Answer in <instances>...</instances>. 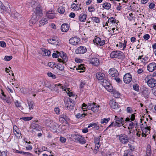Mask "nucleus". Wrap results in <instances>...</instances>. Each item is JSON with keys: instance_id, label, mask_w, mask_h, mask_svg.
I'll use <instances>...</instances> for the list:
<instances>
[{"instance_id": "f257e3e1", "label": "nucleus", "mask_w": 156, "mask_h": 156, "mask_svg": "<svg viewBox=\"0 0 156 156\" xmlns=\"http://www.w3.org/2000/svg\"><path fill=\"white\" fill-rule=\"evenodd\" d=\"M43 13L42 10L39 7H37L33 14V16L30 21L32 23L38 20L39 17L42 16Z\"/></svg>"}, {"instance_id": "f03ea898", "label": "nucleus", "mask_w": 156, "mask_h": 156, "mask_svg": "<svg viewBox=\"0 0 156 156\" xmlns=\"http://www.w3.org/2000/svg\"><path fill=\"white\" fill-rule=\"evenodd\" d=\"M82 106V108L83 110L85 111L83 109H91L94 112H98L99 108V106L98 105L94 103H90L87 105L85 103H83Z\"/></svg>"}, {"instance_id": "7ed1b4c3", "label": "nucleus", "mask_w": 156, "mask_h": 156, "mask_svg": "<svg viewBox=\"0 0 156 156\" xmlns=\"http://www.w3.org/2000/svg\"><path fill=\"white\" fill-rule=\"evenodd\" d=\"M125 123V121L124 119L122 117H120V119L115 121V122H112L108 126L107 129L108 128L111 126H113L115 127H119L121 126H122Z\"/></svg>"}, {"instance_id": "20e7f679", "label": "nucleus", "mask_w": 156, "mask_h": 156, "mask_svg": "<svg viewBox=\"0 0 156 156\" xmlns=\"http://www.w3.org/2000/svg\"><path fill=\"white\" fill-rule=\"evenodd\" d=\"M110 57L111 58H118L119 59H123L124 58V56L123 53L119 51H115L112 52L110 54Z\"/></svg>"}, {"instance_id": "39448f33", "label": "nucleus", "mask_w": 156, "mask_h": 156, "mask_svg": "<svg viewBox=\"0 0 156 156\" xmlns=\"http://www.w3.org/2000/svg\"><path fill=\"white\" fill-rule=\"evenodd\" d=\"M119 138V141L122 144H126L129 142V139L128 136L124 134H121L117 136Z\"/></svg>"}, {"instance_id": "423d86ee", "label": "nucleus", "mask_w": 156, "mask_h": 156, "mask_svg": "<svg viewBox=\"0 0 156 156\" xmlns=\"http://www.w3.org/2000/svg\"><path fill=\"white\" fill-rule=\"evenodd\" d=\"M146 80H147V83L148 86L152 88L156 86V80L154 78L149 79L148 76L146 77Z\"/></svg>"}, {"instance_id": "0eeeda50", "label": "nucleus", "mask_w": 156, "mask_h": 156, "mask_svg": "<svg viewBox=\"0 0 156 156\" xmlns=\"http://www.w3.org/2000/svg\"><path fill=\"white\" fill-rule=\"evenodd\" d=\"M80 41L79 38L77 37H74L71 38L69 40V43L73 45H76L78 44Z\"/></svg>"}, {"instance_id": "6e6552de", "label": "nucleus", "mask_w": 156, "mask_h": 156, "mask_svg": "<svg viewBox=\"0 0 156 156\" xmlns=\"http://www.w3.org/2000/svg\"><path fill=\"white\" fill-rule=\"evenodd\" d=\"M47 41L49 43L55 45H58L59 44L58 38L57 37H54L48 39Z\"/></svg>"}, {"instance_id": "1a4fd4ad", "label": "nucleus", "mask_w": 156, "mask_h": 156, "mask_svg": "<svg viewBox=\"0 0 156 156\" xmlns=\"http://www.w3.org/2000/svg\"><path fill=\"white\" fill-rule=\"evenodd\" d=\"M123 79L125 83H129L132 80V76L131 74L129 73H126L124 76Z\"/></svg>"}, {"instance_id": "9d476101", "label": "nucleus", "mask_w": 156, "mask_h": 156, "mask_svg": "<svg viewBox=\"0 0 156 156\" xmlns=\"http://www.w3.org/2000/svg\"><path fill=\"white\" fill-rule=\"evenodd\" d=\"M87 48L86 47L81 46L78 47L76 50V52L77 54H83L87 51Z\"/></svg>"}, {"instance_id": "9b49d317", "label": "nucleus", "mask_w": 156, "mask_h": 156, "mask_svg": "<svg viewBox=\"0 0 156 156\" xmlns=\"http://www.w3.org/2000/svg\"><path fill=\"white\" fill-rule=\"evenodd\" d=\"M108 73L110 75L115 77H117L119 75L118 71L114 68L110 69Z\"/></svg>"}, {"instance_id": "f8f14e48", "label": "nucleus", "mask_w": 156, "mask_h": 156, "mask_svg": "<svg viewBox=\"0 0 156 156\" xmlns=\"http://www.w3.org/2000/svg\"><path fill=\"white\" fill-rule=\"evenodd\" d=\"M76 137L75 139L77 142H78L80 143L83 144L86 143V141L84 139V138L82 137L80 135H77L76 136Z\"/></svg>"}, {"instance_id": "ddd939ff", "label": "nucleus", "mask_w": 156, "mask_h": 156, "mask_svg": "<svg viewBox=\"0 0 156 156\" xmlns=\"http://www.w3.org/2000/svg\"><path fill=\"white\" fill-rule=\"evenodd\" d=\"M111 108L113 109H116L119 108V105L118 103L115 101V100L112 99L110 100L109 102Z\"/></svg>"}, {"instance_id": "4468645a", "label": "nucleus", "mask_w": 156, "mask_h": 156, "mask_svg": "<svg viewBox=\"0 0 156 156\" xmlns=\"http://www.w3.org/2000/svg\"><path fill=\"white\" fill-rule=\"evenodd\" d=\"M156 64L154 62L151 63L147 66V70L150 72H152L156 69Z\"/></svg>"}, {"instance_id": "2eb2a0df", "label": "nucleus", "mask_w": 156, "mask_h": 156, "mask_svg": "<svg viewBox=\"0 0 156 156\" xmlns=\"http://www.w3.org/2000/svg\"><path fill=\"white\" fill-rule=\"evenodd\" d=\"M94 43L98 45L103 46L105 43V41L104 40H101V39L99 37H97L94 41Z\"/></svg>"}, {"instance_id": "dca6fc26", "label": "nucleus", "mask_w": 156, "mask_h": 156, "mask_svg": "<svg viewBox=\"0 0 156 156\" xmlns=\"http://www.w3.org/2000/svg\"><path fill=\"white\" fill-rule=\"evenodd\" d=\"M102 80L100 82L101 83L102 85L106 89L109 87L112 88V86L110 85V83L108 81L106 80L103 78Z\"/></svg>"}, {"instance_id": "f3484780", "label": "nucleus", "mask_w": 156, "mask_h": 156, "mask_svg": "<svg viewBox=\"0 0 156 156\" xmlns=\"http://www.w3.org/2000/svg\"><path fill=\"white\" fill-rule=\"evenodd\" d=\"M90 62L92 64L95 66H97L99 64V61L98 59L96 58H92L90 60Z\"/></svg>"}, {"instance_id": "a211bd4d", "label": "nucleus", "mask_w": 156, "mask_h": 156, "mask_svg": "<svg viewBox=\"0 0 156 156\" xmlns=\"http://www.w3.org/2000/svg\"><path fill=\"white\" fill-rule=\"evenodd\" d=\"M87 16V14L82 13L79 16V20L81 22H84L86 21Z\"/></svg>"}, {"instance_id": "6ab92c4d", "label": "nucleus", "mask_w": 156, "mask_h": 156, "mask_svg": "<svg viewBox=\"0 0 156 156\" xmlns=\"http://www.w3.org/2000/svg\"><path fill=\"white\" fill-rule=\"evenodd\" d=\"M48 20L46 18H43L42 19L39 21V26L41 27L44 26L48 23Z\"/></svg>"}, {"instance_id": "aec40b11", "label": "nucleus", "mask_w": 156, "mask_h": 156, "mask_svg": "<svg viewBox=\"0 0 156 156\" xmlns=\"http://www.w3.org/2000/svg\"><path fill=\"white\" fill-rule=\"evenodd\" d=\"M0 9L3 11H5L9 13H10L11 12L10 10V8L9 9L7 7L6 8L5 6L3 5V4L1 1H0Z\"/></svg>"}, {"instance_id": "412c9836", "label": "nucleus", "mask_w": 156, "mask_h": 156, "mask_svg": "<svg viewBox=\"0 0 156 156\" xmlns=\"http://www.w3.org/2000/svg\"><path fill=\"white\" fill-rule=\"evenodd\" d=\"M96 76L97 79L99 80L100 81L104 78L105 76V75L100 72L97 73L96 74Z\"/></svg>"}, {"instance_id": "4be33fe9", "label": "nucleus", "mask_w": 156, "mask_h": 156, "mask_svg": "<svg viewBox=\"0 0 156 156\" xmlns=\"http://www.w3.org/2000/svg\"><path fill=\"white\" fill-rule=\"evenodd\" d=\"M69 29L68 24L66 23L63 24L61 27V29L63 32H66Z\"/></svg>"}, {"instance_id": "5701e85b", "label": "nucleus", "mask_w": 156, "mask_h": 156, "mask_svg": "<svg viewBox=\"0 0 156 156\" xmlns=\"http://www.w3.org/2000/svg\"><path fill=\"white\" fill-rule=\"evenodd\" d=\"M142 94L144 97L148 96L149 94V89L145 87L143 88L142 91Z\"/></svg>"}, {"instance_id": "b1692460", "label": "nucleus", "mask_w": 156, "mask_h": 156, "mask_svg": "<svg viewBox=\"0 0 156 156\" xmlns=\"http://www.w3.org/2000/svg\"><path fill=\"white\" fill-rule=\"evenodd\" d=\"M65 105L67 108L69 110H72L74 107L75 104L72 103H65Z\"/></svg>"}, {"instance_id": "393cba45", "label": "nucleus", "mask_w": 156, "mask_h": 156, "mask_svg": "<svg viewBox=\"0 0 156 156\" xmlns=\"http://www.w3.org/2000/svg\"><path fill=\"white\" fill-rule=\"evenodd\" d=\"M127 43V41H126L125 40L124 43H122L120 42L119 43V44H117L116 46L117 47L119 46L120 48H122V50H123L126 47V44Z\"/></svg>"}, {"instance_id": "a878e982", "label": "nucleus", "mask_w": 156, "mask_h": 156, "mask_svg": "<svg viewBox=\"0 0 156 156\" xmlns=\"http://www.w3.org/2000/svg\"><path fill=\"white\" fill-rule=\"evenodd\" d=\"M75 115L77 119H82L86 115H87V114H81L80 113H78L76 114H75Z\"/></svg>"}, {"instance_id": "bb28decb", "label": "nucleus", "mask_w": 156, "mask_h": 156, "mask_svg": "<svg viewBox=\"0 0 156 156\" xmlns=\"http://www.w3.org/2000/svg\"><path fill=\"white\" fill-rule=\"evenodd\" d=\"M103 7L107 10H109L111 8V4L108 2H105L103 4Z\"/></svg>"}, {"instance_id": "cd10ccee", "label": "nucleus", "mask_w": 156, "mask_h": 156, "mask_svg": "<svg viewBox=\"0 0 156 156\" xmlns=\"http://www.w3.org/2000/svg\"><path fill=\"white\" fill-rule=\"evenodd\" d=\"M30 128L36 130H38L39 127L38 125L35 123H33L31 124L30 126Z\"/></svg>"}, {"instance_id": "c85d7f7f", "label": "nucleus", "mask_w": 156, "mask_h": 156, "mask_svg": "<svg viewBox=\"0 0 156 156\" xmlns=\"http://www.w3.org/2000/svg\"><path fill=\"white\" fill-rule=\"evenodd\" d=\"M42 51L44 53L43 55L44 56H49L50 55L51 52L48 50L44 48L42 49Z\"/></svg>"}, {"instance_id": "c756f323", "label": "nucleus", "mask_w": 156, "mask_h": 156, "mask_svg": "<svg viewBox=\"0 0 156 156\" xmlns=\"http://www.w3.org/2000/svg\"><path fill=\"white\" fill-rule=\"evenodd\" d=\"M46 16L48 19H52L55 17V15L54 13H50V12H48L46 14Z\"/></svg>"}, {"instance_id": "7c9ffc66", "label": "nucleus", "mask_w": 156, "mask_h": 156, "mask_svg": "<svg viewBox=\"0 0 156 156\" xmlns=\"http://www.w3.org/2000/svg\"><path fill=\"white\" fill-rule=\"evenodd\" d=\"M151 146L148 144L147 147L146 156H151Z\"/></svg>"}, {"instance_id": "2f4dec72", "label": "nucleus", "mask_w": 156, "mask_h": 156, "mask_svg": "<svg viewBox=\"0 0 156 156\" xmlns=\"http://www.w3.org/2000/svg\"><path fill=\"white\" fill-rule=\"evenodd\" d=\"M56 67L57 68L61 71H63L64 69V66L62 64L59 63L57 65L56 64Z\"/></svg>"}, {"instance_id": "473e14b6", "label": "nucleus", "mask_w": 156, "mask_h": 156, "mask_svg": "<svg viewBox=\"0 0 156 156\" xmlns=\"http://www.w3.org/2000/svg\"><path fill=\"white\" fill-rule=\"evenodd\" d=\"M64 102L65 103L74 104V101L71 98H65L64 99Z\"/></svg>"}, {"instance_id": "72a5a7b5", "label": "nucleus", "mask_w": 156, "mask_h": 156, "mask_svg": "<svg viewBox=\"0 0 156 156\" xmlns=\"http://www.w3.org/2000/svg\"><path fill=\"white\" fill-rule=\"evenodd\" d=\"M11 16L14 19L17 18L19 14L18 13L15 11L13 12L11 14Z\"/></svg>"}, {"instance_id": "f704fd0d", "label": "nucleus", "mask_w": 156, "mask_h": 156, "mask_svg": "<svg viewBox=\"0 0 156 156\" xmlns=\"http://www.w3.org/2000/svg\"><path fill=\"white\" fill-rule=\"evenodd\" d=\"M57 11L61 14L65 12L64 8L62 6H61L58 9Z\"/></svg>"}, {"instance_id": "c9c22d12", "label": "nucleus", "mask_w": 156, "mask_h": 156, "mask_svg": "<svg viewBox=\"0 0 156 156\" xmlns=\"http://www.w3.org/2000/svg\"><path fill=\"white\" fill-rule=\"evenodd\" d=\"M91 19L94 22L96 23H98L100 22V19L98 17H92Z\"/></svg>"}, {"instance_id": "e433bc0d", "label": "nucleus", "mask_w": 156, "mask_h": 156, "mask_svg": "<svg viewBox=\"0 0 156 156\" xmlns=\"http://www.w3.org/2000/svg\"><path fill=\"white\" fill-rule=\"evenodd\" d=\"M108 23H111L113 24L116 23V20H115L113 17L110 18L108 19Z\"/></svg>"}, {"instance_id": "4c0bfd02", "label": "nucleus", "mask_w": 156, "mask_h": 156, "mask_svg": "<svg viewBox=\"0 0 156 156\" xmlns=\"http://www.w3.org/2000/svg\"><path fill=\"white\" fill-rule=\"evenodd\" d=\"M110 120V118H108L107 119L104 118L101 119V124H106L107 123L108 121Z\"/></svg>"}, {"instance_id": "58836bf2", "label": "nucleus", "mask_w": 156, "mask_h": 156, "mask_svg": "<svg viewBox=\"0 0 156 156\" xmlns=\"http://www.w3.org/2000/svg\"><path fill=\"white\" fill-rule=\"evenodd\" d=\"M14 133L15 136H16L18 138H20L21 136V133H19L18 129L17 130H15L14 131Z\"/></svg>"}, {"instance_id": "ea45409f", "label": "nucleus", "mask_w": 156, "mask_h": 156, "mask_svg": "<svg viewBox=\"0 0 156 156\" xmlns=\"http://www.w3.org/2000/svg\"><path fill=\"white\" fill-rule=\"evenodd\" d=\"M83 65L81 64L80 65H79L78 67H76V66H74V68H73L72 69L73 70H75H75L77 71L78 69H83Z\"/></svg>"}, {"instance_id": "a19ab883", "label": "nucleus", "mask_w": 156, "mask_h": 156, "mask_svg": "<svg viewBox=\"0 0 156 156\" xmlns=\"http://www.w3.org/2000/svg\"><path fill=\"white\" fill-rule=\"evenodd\" d=\"M59 116L60 119H61H61L62 118L63 119H64L65 121H66V122L67 121L68 118L66 114H63L60 115Z\"/></svg>"}, {"instance_id": "79ce46f5", "label": "nucleus", "mask_w": 156, "mask_h": 156, "mask_svg": "<svg viewBox=\"0 0 156 156\" xmlns=\"http://www.w3.org/2000/svg\"><path fill=\"white\" fill-rule=\"evenodd\" d=\"M79 4H75V3H73L71 5V8L73 9H74L75 10H76L77 11V9L78 8V5Z\"/></svg>"}, {"instance_id": "37998d69", "label": "nucleus", "mask_w": 156, "mask_h": 156, "mask_svg": "<svg viewBox=\"0 0 156 156\" xmlns=\"http://www.w3.org/2000/svg\"><path fill=\"white\" fill-rule=\"evenodd\" d=\"M29 109H32L34 107V103L32 101H30L28 102Z\"/></svg>"}, {"instance_id": "c03bdc74", "label": "nucleus", "mask_w": 156, "mask_h": 156, "mask_svg": "<svg viewBox=\"0 0 156 156\" xmlns=\"http://www.w3.org/2000/svg\"><path fill=\"white\" fill-rule=\"evenodd\" d=\"M47 75L48 76L52 77L53 79H55L56 78V76L55 75L53 74L50 72H48L47 73Z\"/></svg>"}, {"instance_id": "a18cd8bd", "label": "nucleus", "mask_w": 156, "mask_h": 156, "mask_svg": "<svg viewBox=\"0 0 156 156\" xmlns=\"http://www.w3.org/2000/svg\"><path fill=\"white\" fill-rule=\"evenodd\" d=\"M113 96L116 98L119 97L120 96V93L118 91H115L113 92Z\"/></svg>"}, {"instance_id": "49530a36", "label": "nucleus", "mask_w": 156, "mask_h": 156, "mask_svg": "<svg viewBox=\"0 0 156 156\" xmlns=\"http://www.w3.org/2000/svg\"><path fill=\"white\" fill-rule=\"evenodd\" d=\"M129 127H128V129H132L135 126V123L132 122L131 121L129 122Z\"/></svg>"}, {"instance_id": "de8ad7c7", "label": "nucleus", "mask_w": 156, "mask_h": 156, "mask_svg": "<svg viewBox=\"0 0 156 156\" xmlns=\"http://www.w3.org/2000/svg\"><path fill=\"white\" fill-rule=\"evenodd\" d=\"M141 127V129L142 130V132H143V133H146L147 132V131L148 130V127Z\"/></svg>"}, {"instance_id": "09e8293b", "label": "nucleus", "mask_w": 156, "mask_h": 156, "mask_svg": "<svg viewBox=\"0 0 156 156\" xmlns=\"http://www.w3.org/2000/svg\"><path fill=\"white\" fill-rule=\"evenodd\" d=\"M56 64L53 62H51L48 63V66L51 68L56 67Z\"/></svg>"}, {"instance_id": "8fccbe9b", "label": "nucleus", "mask_w": 156, "mask_h": 156, "mask_svg": "<svg viewBox=\"0 0 156 156\" xmlns=\"http://www.w3.org/2000/svg\"><path fill=\"white\" fill-rule=\"evenodd\" d=\"M1 93L2 95L1 97V99L3 100H5L6 99V95L4 94V92L2 90H1Z\"/></svg>"}, {"instance_id": "3c124183", "label": "nucleus", "mask_w": 156, "mask_h": 156, "mask_svg": "<svg viewBox=\"0 0 156 156\" xmlns=\"http://www.w3.org/2000/svg\"><path fill=\"white\" fill-rule=\"evenodd\" d=\"M133 89L136 91H138L139 90V86L137 84H134L133 86Z\"/></svg>"}, {"instance_id": "603ef678", "label": "nucleus", "mask_w": 156, "mask_h": 156, "mask_svg": "<svg viewBox=\"0 0 156 156\" xmlns=\"http://www.w3.org/2000/svg\"><path fill=\"white\" fill-rule=\"evenodd\" d=\"M93 126L92 128L96 130H98L99 129V126L98 125L97 123H93Z\"/></svg>"}, {"instance_id": "864d4df0", "label": "nucleus", "mask_w": 156, "mask_h": 156, "mask_svg": "<svg viewBox=\"0 0 156 156\" xmlns=\"http://www.w3.org/2000/svg\"><path fill=\"white\" fill-rule=\"evenodd\" d=\"M12 58V57L11 55L5 56V57L4 59L6 61H8L11 60Z\"/></svg>"}, {"instance_id": "5fc2aeb1", "label": "nucleus", "mask_w": 156, "mask_h": 156, "mask_svg": "<svg viewBox=\"0 0 156 156\" xmlns=\"http://www.w3.org/2000/svg\"><path fill=\"white\" fill-rule=\"evenodd\" d=\"M62 60L63 63V64L65 63L68 60L67 57L66 55H64V56L62 57Z\"/></svg>"}, {"instance_id": "6e6d98bb", "label": "nucleus", "mask_w": 156, "mask_h": 156, "mask_svg": "<svg viewBox=\"0 0 156 156\" xmlns=\"http://www.w3.org/2000/svg\"><path fill=\"white\" fill-rule=\"evenodd\" d=\"M155 6V4L154 2L150 3L149 5V7L151 9H153Z\"/></svg>"}, {"instance_id": "4d7b16f0", "label": "nucleus", "mask_w": 156, "mask_h": 156, "mask_svg": "<svg viewBox=\"0 0 156 156\" xmlns=\"http://www.w3.org/2000/svg\"><path fill=\"white\" fill-rule=\"evenodd\" d=\"M100 138L98 137H96L95 138L94 143L95 145H98L99 144Z\"/></svg>"}, {"instance_id": "13d9d810", "label": "nucleus", "mask_w": 156, "mask_h": 156, "mask_svg": "<svg viewBox=\"0 0 156 156\" xmlns=\"http://www.w3.org/2000/svg\"><path fill=\"white\" fill-rule=\"evenodd\" d=\"M33 117H23L21 119L25 121H28L31 120Z\"/></svg>"}, {"instance_id": "bf43d9fd", "label": "nucleus", "mask_w": 156, "mask_h": 156, "mask_svg": "<svg viewBox=\"0 0 156 156\" xmlns=\"http://www.w3.org/2000/svg\"><path fill=\"white\" fill-rule=\"evenodd\" d=\"M54 111L56 114L57 115L60 114L59 108L58 107H56L55 108Z\"/></svg>"}, {"instance_id": "052dcab7", "label": "nucleus", "mask_w": 156, "mask_h": 156, "mask_svg": "<svg viewBox=\"0 0 156 156\" xmlns=\"http://www.w3.org/2000/svg\"><path fill=\"white\" fill-rule=\"evenodd\" d=\"M127 112L128 113H131L133 112V111L130 107H128L126 109Z\"/></svg>"}, {"instance_id": "680f3d73", "label": "nucleus", "mask_w": 156, "mask_h": 156, "mask_svg": "<svg viewBox=\"0 0 156 156\" xmlns=\"http://www.w3.org/2000/svg\"><path fill=\"white\" fill-rule=\"evenodd\" d=\"M0 46L4 48L6 46L5 42L3 41H0Z\"/></svg>"}, {"instance_id": "e2e57ef3", "label": "nucleus", "mask_w": 156, "mask_h": 156, "mask_svg": "<svg viewBox=\"0 0 156 156\" xmlns=\"http://www.w3.org/2000/svg\"><path fill=\"white\" fill-rule=\"evenodd\" d=\"M85 85V83L84 81H81V83L80 85V87L81 88H82Z\"/></svg>"}, {"instance_id": "0e129e2a", "label": "nucleus", "mask_w": 156, "mask_h": 156, "mask_svg": "<svg viewBox=\"0 0 156 156\" xmlns=\"http://www.w3.org/2000/svg\"><path fill=\"white\" fill-rule=\"evenodd\" d=\"M60 141L62 143L65 142L66 141V139L65 137L62 136L60 137Z\"/></svg>"}, {"instance_id": "69168bd1", "label": "nucleus", "mask_w": 156, "mask_h": 156, "mask_svg": "<svg viewBox=\"0 0 156 156\" xmlns=\"http://www.w3.org/2000/svg\"><path fill=\"white\" fill-rule=\"evenodd\" d=\"M150 36L148 34H145L143 36V38L146 40H148L150 38Z\"/></svg>"}, {"instance_id": "338daca9", "label": "nucleus", "mask_w": 156, "mask_h": 156, "mask_svg": "<svg viewBox=\"0 0 156 156\" xmlns=\"http://www.w3.org/2000/svg\"><path fill=\"white\" fill-rule=\"evenodd\" d=\"M115 79L116 80V81L118 83H122V81L119 77H115Z\"/></svg>"}, {"instance_id": "774afa93", "label": "nucleus", "mask_w": 156, "mask_h": 156, "mask_svg": "<svg viewBox=\"0 0 156 156\" xmlns=\"http://www.w3.org/2000/svg\"><path fill=\"white\" fill-rule=\"evenodd\" d=\"M88 10L90 12H93L94 10V8L92 6H90L88 7Z\"/></svg>"}]
</instances>
